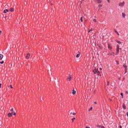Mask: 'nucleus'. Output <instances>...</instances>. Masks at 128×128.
<instances>
[{"instance_id":"1","label":"nucleus","mask_w":128,"mask_h":128,"mask_svg":"<svg viewBox=\"0 0 128 128\" xmlns=\"http://www.w3.org/2000/svg\"><path fill=\"white\" fill-rule=\"evenodd\" d=\"M120 50H122V48H120V46L118 44L116 46V55H118L120 53Z\"/></svg>"},{"instance_id":"2","label":"nucleus","mask_w":128,"mask_h":128,"mask_svg":"<svg viewBox=\"0 0 128 128\" xmlns=\"http://www.w3.org/2000/svg\"><path fill=\"white\" fill-rule=\"evenodd\" d=\"M123 67L124 68V74H126V72H128V66H126V64H124Z\"/></svg>"},{"instance_id":"3","label":"nucleus","mask_w":128,"mask_h":128,"mask_svg":"<svg viewBox=\"0 0 128 128\" xmlns=\"http://www.w3.org/2000/svg\"><path fill=\"white\" fill-rule=\"evenodd\" d=\"M118 6L123 8L124 6V2H120L118 4Z\"/></svg>"},{"instance_id":"4","label":"nucleus","mask_w":128,"mask_h":128,"mask_svg":"<svg viewBox=\"0 0 128 128\" xmlns=\"http://www.w3.org/2000/svg\"><path fill=\"white\" fill-rule=\"evenodd\" d=\"M98 71V69L96 68H94V70H93V72L94 74H96V72Z\"/></svg>"},{"instance_id":"5","label":"nucleus","mask_w":128,"mask_h":128,"mask_svg":"<svg viewBox=\"0 0 128 128\" xmlns=\"http://www.w3.org/2000/svg\"><path fill=\"white\" fill-rule=\"evenodd\" d=\"M108 49L109 50H112V46L110 44H108Z\"/></svg>"},{"instance_id":"6","label":"nucleus","mask_w":128,"mask_h":128,"mask_svg":"<svg viewBox=\"0 0 128 128\" xmlns=\"http://www.w3.org/2000/svg\"><path fill=\"white\" fill-rule=\"evenodd\" d=\"M30 54H26V60H28V59L30 58Z\"/></svg>"},{"instance_id":"7","label":"nucleus","mask_w":128,"mask_h":128,"mask_svg":"<svg viewBox=\"0 0 128 128\" xmlns=\"http://www.w3.org/2000/svg\"><path fill=\"white\" fill-rule=\"evenodd\" d=\"M72 94H76V90H74V88H73L72 90Z\"/></svg>"},{"instance_id":"8","label":"nucleus","mask_w":128,"mask_h":128,"mask_svg":"<svg viewBox=\"0 0 128 128\" xmlns=\"http://www.w3.org/2000/svg\"><path fill=\"white\" fill-rule=\"evenodd\" d=\"M98 4H100L102 2V0H96Z\"/></svg>"},{"instance_id":"9","label":"nucleus","mask_w":128,"mask_h":128,"mask_svg":"<svg viewBox=\"0 0 128 128\" xmlns=\"http://www.w3.org/2000/svg\"><path fill=\"white\" fill-rule=\"evenodd\" d=\"M69 76H70V78H67V80H68V81H70V80H71V78H72L71 75L70 74V75H69Z\"/></svg>"},{"instance_id":"10","label":"nucleus","mask_w":128,"mask_h":128,"mask_svg":"<svg viewBox=\"0 0 128 128\" xmlns=\"http://www.w3.org/2000/svg\"><path fill=\"white\" fill-rule=\"evenodd\" d=\"M8 12V9H6V10H4L3 13H4V14H6V13Z\"/></svg>"},{"instance_id":"11","label":"nucleus","mask_w":128,"mask_h":128,"mask_svg":"<svg viewBox=\"0 0 128 128\" xmlns=\"http://www.w3.org/2000/svg\"><path fill=\"white\" fill-rule=\"evenodd\" d=\"M80 52H78V54L76 55V58H79L80 57Z\"/></svg>"},{"instance_id":"12","label":"nucleus","mask_w":128,"mask_h":128,"mask_svg":"<svg viewBox=\"0 0 128 128\" xmlns=\"http://www.w3.org/2000/svg\"><path fill=\"white\" fill-rule=\"evenodd\" d=\"M122 108L124 110H126V104H122Z\"/></svg>"},{"instance_id":"13","label":"nucleus","mask_w":128,"mask_h":128,"mask_svg":"<svg viewBox=\"0 0 128 128\" xmlns=\"http://www.w3.org/2000/svg\"><path fill=\"white\" fill-rule=\"evenodd\" d=\"M98 48H100V50H103L104 47L102 45H99Z\"/></svg>"},{"instance_id":"14","label":"nucleus","mask_w":128,"mask_h":128,"mask_svg":"<svg viewBox=\"0 0 128 128\" xmlns=\"http://www.w3.org/2000/svg\"><path fill=\"white\" fill-rule=\"evenodd\" d=\"M96 74H98V76H102V74H100V71L98 70Z\"/></svg>"},{"instance_id":"15","label":"nucleus","mask_w":128,"mask_h":128,"mask_svg":"<svg viewBox=\"0 0 128 128\" xmlns=\"http://www.w3.org/2000/svg\"><path fill=\"white\" fill-rule=\"evenodd\" d=\"M98 127L100 128H105V126H100V125H98L97 126Z\"/></svg>"},{"instance_id":"16","label":"nucleus","mask_w":128,"mask_h":128,"mask_svg":"<svg viewBox=\"0 0 128 128\" xmlns=\"http://www.w3.org/2000/svg\"><path fill=\"white\" fill-rule=\"evenodd\" d=\"M10 12H14V9L12 8H10Z\"/></svg>"},{"instance_id":"17","label":"nucleus","mask_w":128,"mask_h":128,"mask_svg":"<svg viewBox=\"0 0 128 128\" xmlns=\"http://www.w3.org/2000/svg\"><path fill=\"white\" fill-rule=\"evenodd\" d=\"M3 58V55L2 54H0V60H2Z\"/></svg>"},{"instance_id":"18","label":"nucleus","mask_w":128,"mask_h":128,"mask_svg":"<svg viewBox=\"0 0 128 128\" xmlns=\"http://www.w3.org/2000/svg\"><path fill=\"white\" fill-rule=\"evenodd\" d=\"M8 117H12V112H9L8 114Z\"/></svg>"},{"instance_id":"19","label":"nucleus","mask_w":128,"mask_h":128,"mask_svg":"<svg viewBox=\"0 0 128 128\" xmlns=\"http://www.w3.org/2000/svg\"><path fill=\"white\" fill-rule=\"evenodd\" d=\"M122 16L123 18H126V14L124 12L122 13Z\"/></svg>"},{"instance_id":"20","label":"nucleus","mask_w":128,"mask_h":128,"mask_svg":"<svg viewBox=\"0 0 128 128\" xmlns=\"http://www.w3.org/2000/svg\"><path fill=\"white\" fill-rule=\"evenodd\" d=\"M80 20L82 22H83V16H82L80 18Z\"/></svg>"},{"instance_id":"21","label":"nucleus","mask_w":128,"mask_h":128,"mask_svg":"<svg viewBox=\"0 0 128 128\" xmlns=\"http://www.w3.org/2000/svg\"><path fill=\"white\" fill-rule=\"evenodd\" d=\"M120 96H122V98H124V94H123V92H120Z\"/></svg>"},{"instance_id":"22","label":"nucleus","mask_w":128,"mask_h":128,"mask_svg":"<svg viewBox=\"0 0 128 128\" xmlns=\"http://www.w3.org/2000/svg\"><path fill=\"white\" fill-rule=\"evenodd\" d=\"M93 109L92 107H90L89 109H88V112H90L91 110H92Z\"/></svg>"},{"instance_id":"23","label":"nucleus","mask_w":128,"mask_h":128,"mask_svg":"<svg viewBox=\"0 0 128 128\" xmlns=\"http://www.w3.org/2000/svg\"><path fill=\"white\" fill-rule=\"evenodd\" d=\"M10 112H11V113L13 114V112H14V108H11V110H10Z\"/></svg>"},{"instance_id":"24","label":"nucleus","mask_w":128,"mask_h":128,"mask_svg":"<svg viewBox=\"0 0 128 128\" xmlns=\"http://www.w3.org/2000/svg\"><path fill=\"white\" fill-rule=\"evenodd\" d=\"M116 42H117L118 44H122L121 42L120 41V40H117V41H116Z\"/></svg>"},{"instance_id":"25","label":"nucleus","mask_w":128,"mask_h":128,"mask_svg":"<svg viewBox=\"0 0 128 128\" xmlns=\"http://www.w3.org/2000/svg\"><path fill=\"white\" fill-rule=\"evenodd\" d=\"M116 65H118L120 64V62L118 60H116Z\"/></svg>"},{"instance_id":"26","label":"nucleus","mask_w":128,"mask_h":128,"mask_svg":"<svg viewBox=\"0 0 128 128\" xmlns=\"http://www.w3.org/2000/svg\"><path fill=\"white\" fill-rule=\"evenodd\" d=\"M4 64V60H2V61L0 62V64Z\"/></svg>"},{"instance_id":"27","label":"nucleus","mask_w":128,"mask_h":128,"mask_svg":"<svg viewBox=\"0 0 128 128\" xmlns=\"http://www.w3.org/2000/svg\"><path fill=\"white\" fill-rule=\"evenodd\" d=\"M114 32L118 34L119 35V33L118 31H116V30H114Z\"/></svg>"},{"instance_id":"28","label":"nucleus","mask_w":128,"mask_h":128,"mask_svg":"<svg viewBox=\"0 0 128 128\" xmlns=\"http://www.w3.org/2000/svg\"><path fill=\"white\" fill-rule=\"evenodd\" d=\"M76 120V118L74 117V118H73L72 119V122H74V120Z\"/></svg>"},{"instance_id":"29","label":"nucleus","mask_w":128,"mask_h":128,"mask_svg":"<svg viewBox=\"0 0 128 128\" xmlns=\"http://www.w3.org/2000/svg\"><path fill=\"white\" fill-rule=\"evenodd\" d=\"M92 31V28H91V29L88 31V33H90V32Z\"/></svg>"},{"instance_id":"30","label":"nucleus","mask_w":128,"mask_h":128,"mask_svg":"<svg viewBox=\"0 0 128 128\" xmlns=\"http://www.w3.org/2000/svg\"><path fill=\"white\" fill-rule=\"evenodd\" d=\"M102 4H99V5H98V7H99L100 8H102Z\"/></svg>"},{"instance_id":"31","label":"nucleus","mask_w":128,"mask_h":128,"mask_svg":"<svg viewBox=\"0 0 128 128\" xmlns=\"http://www.w3.org/2000/svg\"><path fill=\"white\" fill-rule=\"evenodd\" d=\"M13 115L14 116H16V112H13Z\"/></svg>"},{"instance_id":"32","label":"nucleus","mask_w":128,"mask_h":128,"mask_svg":"<svg viewBox=\"0 0 128 128\" xmlns=\"http://www.w3.org/2000/svg\"><path fill=\"white\" fill-rule=\"evenodd\" d=\"M94 22H96V19H94L93 20Z\"/></svg>"},{"instance_id":"33","label":"nucleus","mask_w":128,"mask_h":128,"mask_svg":"<svg viewBox=\"0 0 128 128\" xmlns=\"http://www.w3.org/2000/svg\"><path fill=\"white\" fill-rule=\"evenodd\" d=\"M109 84H110V82H107V86H109Z\"/></svg>"},{"instance_id":"34","label":"nucleus","mask_w":128,"mask_h":128,"mask_svg":"<svg viewBox=\"0 0 128 128\" xmlns=\"http://www.w3.org/2000/svg\"><path fill=\"white\" fill-rule=\"evenodd\" d=\"M10 88H13V87H12V84L10 85Z\"/></svg>"},{"instance_id":"35","label":"nucleus","mask_w":128,"mask_h":128,"mask_svg":"<svg viewBox=\"0 0 128 128\" xmlns=\"http://www.w3.org/2000/svg\"><path fill=\"white\" fill-rule=\"evenodd\" d=\"M76 114L74 112L73 113H72V115H76Z\"/></svg>"},{"instance_id":"36","label":"nucleus","mask_w":128,"mask_h":128,"mask_svg":"<svg viewBox=\"0 0 128 128\" xmlns=\"http://www.w3.org/2000/svg\"><path fill=\"white\" fill-rule=\"evenodd\" d=\"M94 104H97L96 102H94Z\"/></svg>"},{"instance_id":"37","label":"nucleus","mask_w":128,"mask_h":128,"mask_svg":"<svg viewBox=\"0 0 128 128\" xmlns=\"http://www.w3.org/2000/svg\"><path fill=\"white\" fill-rule=\"evenodd\" d=\"M2 31L0 30V35L2 34Z\"/></svg>"},{"instance_id":"38","label":"nucleus","mask_w":128,"mask_h":128,"mask_svg":"<svg viewBox=\"0 0 128 128\" xmlns=\"http://www.w3.org/2000/svg\"><path fill=\"white\" fill-rule=\"evenodd\" d=\"M2 88V84L0 83V88Z\"/></svg>"},{"instance_id":"39","label":"nucleus","mask_w":128,"mask_h":128,"mask_svg":"<svg viewBox=\"0 0 128 128\" xmlns=\"http://www.w3.org/2000/svg\"><path fill=\"white\" fill-rule=\"evenodd\" d=\"M107 1L108 2V3L110 2V0H107Z\"/></svg>"},{"instance_id":"40","label":"nucleus","mask_w":128,"mask_h":128,"mask_svg":"<svg viewBox=\"0 0 128 128\" xmlns=\"http://www.w3.org/2000/svg\"><path fill=\"white\" fill-rule=\"evenodd\" d=\"M86 128H90V126H86Z\"/></svg>"},{"instance_id":"41","label":"nucleus","mask_w":128,"mask_h":128,"mask_svg":"<svg viewBox=\"0 0 128 128\" xmlns=\"http://www.w3.org/2000/svg\"><path fill=\"white\" fill-rule=\"evenodd\" d=\"M100 70H102V68H100Z\"/></svg>"},{"instance_id":"42","label":"nucleus","mask_w":128,"mask_h":128,"mask_svg":"<svg viewBox=\"0 0 128 128\" xmlns=\"http://www.w3.org/2000/svg\"><path fill=\"white\" fill-rule=\"evenodd\" d=\"M126 115H127V116L128 117V112H126Z\"/></svg>"},{"instance_id":"43","label":"nucleus","mask_w":128,"mask_h":128,"mask_svg":"<svg viewBox=\"0 0 128 128\" xmlns=\"http://www.w3.org/2000/svg\"><path fill=\"white\" fill-rule=\"evenodd\" d=\"M45 50H48V48H45Z\"/></svg>"},{"instance_id":"44","label":"nucleus","mask_w":128,"mask_h":128,"mask_svg":"<svg viewBox=\"0 0 128 128\" xmlns=\"http://www.w3.org/2000/svg\"><path fill=\"white\" fill-rule=\"evenodd\" d=\"M126 93L127 94H128V91H126Z\"/></svg>"},{"instance_id":"45","label":"nucleus","mask_w":128,"mask_h":128,"mask_svg":"<svg viewBox=\"0 0 128 128\" xmlns=\"http://www.w3.org/2000/svg\"><path fill=\"white\" fill-rule=\"evenodd\" d=\"M120 128H122V126H120Z\"/></svg>"},{"instance_id":"46","label":"nucleus","mask_w":128,"mask_h":128,"mask_svg":"<svg viewBox=\"0 0 128 128\" xmlns=\"http://www.w3.org/2000/svg\"><path fill=\"white\" fill-rule=\"evenodd\" d=\"M50 5H51V6H52L53 4H52V3H50Z\"/></svg>"},{"instance_id":"47","label":"nucleus","mask_w":128,"mask_h":128,"mask_svg":"<svg viewBox=\"0 0 128 128\" xmlns=\"http://www.w3.org/2000/svg\"><path fill=\"white\" fill-rule=\"evenodd\" d=\"M72 114V112H70V114Z\"/></svg>"},{"instance_id":"48","label":"nucleus","mask_w":128,"mask_h":128,"mask_svg":"<svg viewBox=\"0 0 128 128\" xmlns=\"http://www.w3.org/2000/svg\"><path fill=\"white\" fill-rule=\"evenodd\" d=\"M113 54H114V52H113Z\"/></svg>"}]
</instances>
